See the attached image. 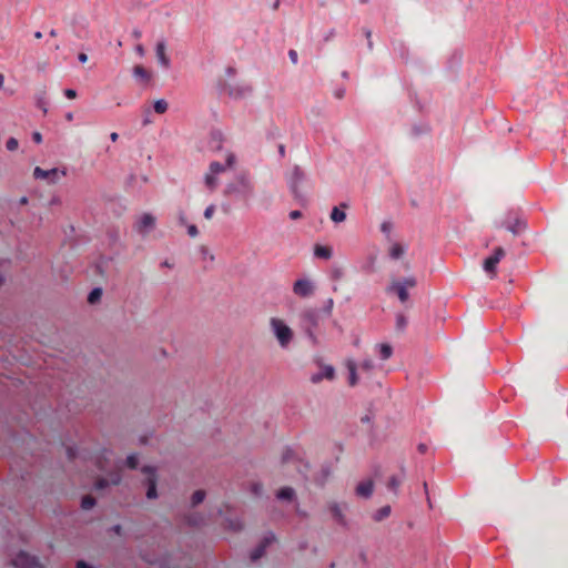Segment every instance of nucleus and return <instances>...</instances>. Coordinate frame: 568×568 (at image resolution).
Segmentation results:
<instances>
[{
    "instance_id": "f257e3e1",
    "label": "nucleus",
    "mask_w": 568,
    "mask_h": 568,
    "mask_svg": "<svg viewBox=\"0 0 568 568\" xmlns=\"http://www.w3.org/2000/svg\"><path fill=\"white\" fill-rule=\"evenodd\" d=\"M268 324L271 332L276 338L278 345L282 348L288 347L294 338V332L292 327L286 323V321L277 316H272L268 320Z\"/></svg>"
},
{
    "instance_id": "f03ea898",
    "label": "nucleus",
    "mask_w": 568,
    "mask_h": 568,
    "mask_svg": "<svg viewBox=\"0 0 568 568\" xmlns=\"http://www.w3.org/2000/svg\"><path fill=\"white\" fill-rule=\"evenodd\" d=\"M234 163V153L227 146L219 145L215 150V173L233 168Z\"/></svg>"
},
{
    "instance_id": "7ed1b4c3",
    "label": "nucleus",
    "mask_w": 568,
    "mask_h": 568,
    "mask_svg": "<svg viewBox=\"0 0 568 568\" xmlns=\"http://www.w3.org/2000/svg\"><path fill=\"white\" fill-rule=\"evenodd\" d=\"M416 285V281L414 277H406L404 281L393 280L388 291H395L402 303H405L408 300L407 288L414 287Z\"/></svg>"
},
{
    "instance_id": "20e7f679",
    "label": "nucleus",
    "mask_w": 568,
    "mask_h": 568,
    "mask_svg": "<svg viewBox=\"0 0 568 568\" xmlns=\"http://www.w3.org/2000/svg\"><path fill=\"white\" fill-rule=\"evenodd\" d=\"M141 471L146 476L145 484L148 485L146 497L149 499H155L158 497L156 484L158 475L156 468L153 466H143Z\"/></svg>"
},
{
    "instance_id": "39448f33",
    "label": "nucleus",
    "mask_w": 568,
    "mask_h": 568,
    "mask_svg": "<svg viewBox=\"0 0 568 568\" xmlns=\"http://www.w3.org/2000/svg\"><path fill=\"white\" fill-rule=\"evenodd\" d=\"M156 219L151 213H143L135 222L134 229L142 236H146L152 230H154Z\"/></svg>"
},
{
    "instance_id": "423d86ee",
    "label": "nucleus",
    "mask_w": 568,
    "mask_h": 568,
    "mask_svg": "<svg viewBox=\"0 0 568 568\" xmlns=\"http://www.w3.org/2000/svg\"><path fill=\"white\" fill-rule=\"evenodd\" d=\"M12 565L16 568H42L39 564L38 558L26 551H20L12 559Z\"/></svg>"
},
{
    "instance_id": "0eeeda50",
    "label": "nucleus",
    "mask_w": 568,
    "mask_h": 568,
    "mask_svg": "<svg viewBox=\"0 0 568 568\" xmlns=\"http://www.w3.org/2000/svg\"><path fill=\"white\" fill-rule=\"evenodd\" d=\"M59 174L61 176L65 175V171H59L58 169L43 170L40 166H37L33 171V176L37 180H48L49 183L54 184L59 180Z\"/></svg>"
},
{
    "instance_id": "6e6552de",
    "label": "nucleus",
    "mask_w": 568,
    "mask_h": 568,
    "mask_svg": "<svg viewBox=\"0 0 568 568\" xmlns=\"http://www.w3.org/2000/svg\"><path fill=\"white\" fill-rule=\"evenodd\" d=\"M293 292L300 297H308L314 292V284L308 278H300L295 281Z\"/></svg>"
},
{
    "instance_id": "1a4fd4ad",
    "label": "nucleus",
    "mask_w": 568,
    "mask_h": 568,
    "mask_svg": "<svg viewBox=\"0 0 568 568\" xmlns=\"http://www.w3.org/2000/svg\"><path fill=\"white\" fill-rule=\"evenodd\" d=\"M504 255V250L501 247H497L494 251V254L484 261V270L490 274L491 278L495 276L496 266Z\"/></svg>"
},
{
    "instance_id": "9d476101",
    "label": "nucleus",
    "mask_w": 568,
    "mask_h": 568,
    "mask_svg": "<svg viewBox=\"0 0 568 568\" xmlns=\"http://www.w3.org/2000/svg\"><path fill=\"white\" fill-rule=\"evenodd\" d=\"M332 381L335 378V368L332 365L323 364L320 366V372L311 376L312 383H320L323 379Z\"/></svg>"
},
{
    "instance_id": "9b49d317",
    "label": "nucleus",
    "mask_w": 568,
    "mask_h": 568,
    "mask_svg": "<svg viewBox=\"0 0 568 568\" xmlns=\"http://www.w3.org/2000/svg\"><path fill=\"white\" fill-rule=\"evenodd\" d=\"M155 55L161 67H163L164 69L170 68L171 62L170 58L166 54V43L164 40L158 41L155 45Z\"/></svg>"
},
{
    "instance_id": "f8f14e48",
    "label": "nucleus",
    "mask_w": 568,
    "mask_h": 568,
    "mask_svg": "<svg viewBox=\"0 0 568 568\" xmlns=\"http://www.w3.org/2000/svg\"><path fill=\"white\" fill-rule=\"evenodd\" d=\"M184 521L191 527L200 528L205 525L206 518L201 513L192 511L184 516Z\"/></svg>"
},
{
    "instance_id": "ddd939ff",
    "label": "nucleus",
    "mask_w": 568,
    "mask_h": 568,
    "mask_svg": "<svg viewBox=\"0 0 568 568\" xmlns=\"http://www.w3.org/2000/svg\"><path fill=\"white\" fill-rule=\"evenodd\" d=\"M345 366L348 369L349 373V379L348 383L351 386H355L359 382V377L357 375V365L356 362L353 358H347L345 361Z\"/></svg>"
},
{
    "instance_id": "4468645a",
    "label": "nucleus",
    "mask_w": 568,
    "mask_h": 568,
    "mask_svg": "<svg viewBox=\"0 0 568 568\" xmlns=\"http://www.w3.org/2000/svg\"><path fill=\"white\" fill-rule=\"evenodd\" d=\"M374 490V484L372 480H365L358 484L356 487V493L362 498H368L372 496Z\"/></svg>"
},
{
    "instance_id": "2eb2a0df",
    "label": "nucleus",
    "mask_w": 568,
    "mask_h": 568,
    "mask_svg": "<svg viewBox=\"0 0 568 568\" xmlns=\"http://www.w3.org/2000/svg\"><path fill=\"white\" fill-rule=\"evenodd\" d=\"M314 255L320 258L329 260L333 255V251L331 247L325 245H315Z\"/></svg>"
},
{
    "instance_id": "dca6fc26",
    "label": "nucleus",
    "mask_w": 568,
    "mask_h": 568,
    "mask_svg": "<svg viewBox=\"0 0 568 568\" xmlns=\"http://www.w3.org/2000/svg\"><path fill=\"white\" fill-rule=\"evenodd\" d=\"M45 95H47V90L44 87L36 94V104L38 108H40L43 111L44 114L48 112Z\"/></svg>"
},
{
    "instance_id": "f3484780",
    "label": "nucleus",
    "mask_w": 568,
    "mask_h": 568,
    "mask_svg": "<svg viewBox=\"0 0 568 568\" xmlns=\"http://www.w3.org/2000/svg\"><path fill=\"white\" fill-rule=\"evenodd\" d=\"M276 496L280 500L292 501L295 496V491L291 487H283L277 491Z\"/></svg>"
},
{
    "instance_id": "a211bd4d",
    "label": "nucleus",
    "mask_w": 568,
    "mask_h": 568,
    "mask_svg": "<svg viewBox=\"0 0 568 568\" xmlns=\"http://www.w3.org/2000/svg\"><path fill=\"white\" fill-rule=\"evenodd\" d=\"M406 246L400 243H393L389 248V254L393 258H399L404 255Z\"/></svg>"
},
{
    "instance_id": "6ab92c4d",
    "label": "nucleus",
    "mask_w": 568,
    "mask_h": 568,
    "mask_svg": "<svg viewBox=\"0 0 568 568\" xmlns=\"http://www.w3.org/2000/svg\"><path fill=\"white\" fill-rule=\"evenodd\" d=\"M377 348H378L382 359H384V361L388 359L393 354V349L389 344H385V343L379 344V345H377Z\"/></svg>"
},
{
    "instance_id": "aec40b11",
    "label": "nucleus",
    "mask_w": 568,
    "mask_h": 568,
    "mask_svg": "<svg viewBox=\"0 0 568 568\" xmlns=\"http://www.w3.org/2000/svg\"><path fill=\"white\" fill-rule=\"evenodd\" d=\"M133 75L144 81H149L151 79L150 73L142 65H135L133 68Z\"/></svg>"
},
{
    "instance_id": "412c9836",
    "label": "nucleus",
    "mask_w": 568,
    "mask_h": 568,
    "mask_svg": "<svg viewBox=\"0 0 568 568\" xmlns=\"http://www.w3.org/2000/svg\"><path fill=\"white\" fill-rule=\"evenodd\" d=\"M205 498V491L204 490H196L193 493L191 497V506L195 507L200 505Z\"/></svg>"
},
{
    "instance_id": "4be33fe9",
    "label": "nucleus",
    "mask_w": 568,
    "mask_h": 568,
    "mask_svg": "<svg viewBox=\"0 0 568 568\" xmlns=\"http://www.w3.org/2000/svg\"><path fill=\"white\" fill-rule=\"evenodd\" d=\"M331 219L335 222V223H341L343 221H345L346 219V214L344 211L339 210L338 207H334L332 210V213H331Z\"/></svg>"
},
{
    "instance_id": "5701e85b",
    "label": "nucleus",
    "mask_w": 568,
    "mask_h": 568,
    "mask_svg": "<svg viewBox=\"0 0 568 568\" xmlns=\"http://www.w3.org/2000/svg\"><path fill=\"white\" fill-rule=\"evenodd\" d=\"M101 296H102V288H100V287H95V288H93V290L90 292V294H89V296H88V302H89L90 304H95L97 302H99V301H100Z\"/></svg>"
},
{
    "instance_id": "b1692460",
    "label": "nucleus",
    "mask_w": 568,
    "mask_h": 568,
    "mask_svg": "<svg viewBox=\"0 0 568 568\" xmlns=\"http://www.w3.org/2000/svg\"><path fill=\"white\" fill-rule=\"evenodd\" d=\"M168 106H169V104L164 99H159L154 102V111L156 113L162 114V113L166 112Z\"/></svg>"
},
{
    "instance_id": "393cba45",
    "label": "nucleus",
    "mask_w": 568,
    "mask_h": 568,
    "mask_svg": "<svg viewBox=\"0 0 568 568\" xmlns=\"http://www.w3.org/2000/svg\"><path fill=\"white\" fill-rule=\"evenodd\" d=\"M95 505V499L92 496H85L82 498L81 507L84 510L91 509Z\"/></svg>"
},
{
    "instance_id": "a878e982",
    "label": "nucleus",
    "mask_w": 568,
    "mask_h": 568,
    "mask_svg": "<svg viewBox=\"0 0 568 568\" xmlns=\"http://www.w3.org/2000/svg\"><path fill=\"white\" fill-rule=\"evenodd\" d=\"M125 464L129 468L135 469L139 465V459L136 454H131L126 457Z\"/></svg>"
},
{
    "instance_id": "bb28decb",
    "label": "nucleus",
    "mask_w": 568,
    "mask_h": 568,
    "mask_svg": "<svg viewBox=\"0 0 568 568\" xmlns=\"http://www.w3.org/2000/svg\"><path fill=\"white\" fill-rule=\"evenodd\" d=\"M250 92V88L247 85H237L234 90L231 91V94L234 97H242Z\"/></svg>"
},
{
    "instance_id": "cd10ccee",
    "label": "nucleus",
    "mask_w": 568,
    "mask_h": 568,
    "mask_svg": "<svg viewBox=\"0 0 568 568\" xmlns=\"http://www.w3.org/2000/svg\"><path fill=\"white\" fill-rule=\"evenodd\" d=\"M389 514H390V507L384 506L377 511L375 518H376V520H382V519L386 518Z\"/></svg>"
},
{
    "instance_id": "c85d7f7f",
    "label": "nucleus",
    "mask_w": 568,
    "mask_h": 568,
    "mask_svg": "<svg viewBox=\"0 0 568 568\" xmlns=\"http://www.w3.org/2000/svg\"><path fill=\"white\" fill-rule=\"evenodd\" d=\"M375 365H374V362L372 359H365L362 364H361V368L366 372L367 374H371L372 371L374 369Z\"/></svg>"
},
{
    "instance_id": "c756f323",
    "label": "nucleus",
    "mask_w": 568,
    "mask_h": 568,
    "mask_svg": "<svg viewBox=\"0 0 568 568\" xmlns=\"http://www.w3.org/2000/svg\"><path fill=\"white\" fill-rule=\"evenodd\" d=\"M108 479H109L110 485L116 486L121 483L122 476L119 471H115V473H112Z\"/></svg>"
},
{
    "instance_id": "7c9ffc66",
    "label": "nucleus",
    "mask_w": 568,
    "mask_h": 568,
    "mask_svg": "<svg viewBox=\"0 0 568 568\" xmlns=\"http://www.w3.org/2000/svg\"><path fill=\"white\" fill-rule=\"evenodd\" d=\"M7 149L9 151H16L19 146V142L16 138H10L8 141H7V144H6Z\"/></svg>"
},
{
    "instance_id": "2f4dec72",
    "label": "nucleus",
    "mask_w": 568,
    "mask_h": 568,
    "mask_svg": "<svg viewBox=\"0 0 568 568\" xmlns=\"http://www.w3.org/2000/svg\"><path fill=\"white\" fill-rule=\"evenodd\" d=\"M108 486H110V484H109V479H108V478H100V479H99V480H97V483H95V489H98V490L104 489V488H106Z\"/></svg>"
},
{
    "instance_id": "473e14b6",
    "label": "nucleus",
    "mask_w": 568,
    "mask_h": 568,
    "mask_svg": "<svg viewBox=\"0 0 568 568\" xmlns=\"http://www.w3.org/2000/svg\"><path fill=\"white\" fill-rule=\"evenodd\" d=\"M205 183L207 186L213 184V164L210 165L209 172L205 174Z\"/></svg>"
},
{
    "instance_id": "72a5a7b5",
    "label": "nucleus",
    "mask_w": 568,
    "mask_h": 568,
    "mask_svg": "<svg viewBox=\"0 0 568 568\" xmlns=\"http://www.w3.org/2000/svg\"><path fill=\"white\" fill-rule=\"evenodd\" d=\"M399 486V480L395 477H392L388 481V487L394 491L396 493L397 491V488Z\"/></svg>"
},
{
    "instance_id": "f704fd0d",
    "label": "nucleus",
    "mask_w": 568,
    "mask_h": 568,
    "mask_svg": "<svg viewBox=\"0 0 568 568\" xmlns=\"http://www.w3.org/2000/svg\"><path fill=\"white\" fill-rule=\"evenodd\" d=\"M187 234H189L191 237H195V236H197V234H199L197 227H196L194 224H190V225H187Z\"/></svg>"
},
{
    "instance_id": "c9c22d12",
    "label": "nucleus",
    "mask_w": 568,
    "mask_h": 568,
    "mask_svg": "<svg viewBox=\"0 0 568 568\" xmlns=\"http://www.w3.org/2000/svg\"><path fill=\"white\" fill-rule=\"evenodd\" d=\"M64 94L68 99H75L77 98V92L75 90L73 89H67L64 90Z\"/></svg>"
},
{
    "instance_id": "e433bc0d",
    "label": "nucleus",
    "mask_w": 568,
    "mask_h": 568,
    "mask_svg": "<svg viewBox=\"0 0 568 568\" xmlns=\"http://www.w3.org/2000/svg\"><path fill=\"white\" fill-rule=\"evenodd\" d=\"M32 139L36 143H41L42 142V135L40 132L36 131L32 133Z\"/></svg>"
},
{
    "instance_id": "4c0bfd02",
    "label": "nucleus",
    "mask_w": 568,
    "mask_h": 568,
    "mask_svg": "<svg viewBox=\"0 0 568 568\" xmlns=\"http://www.w3.org/2000/svg\"><path fill=\"white\" fill-rule=\"evenodd\" d=\"M204 216L211 219L213 216V205H210L204 211Z\"/></svg>"
},
{
    "instance_id": "58836bf2",
    "label": "nucleus",
    "mask_w": 568,
    "mask_h": 568,
    "mask_svg": "<svg viewBox=\"0 0 568 568\" xmlns=\"http://www.w3.org/2000/svg\"><path fill=\"white\" fill-rule=\"evenodd\" d=\"M135 52L140 55V57H143L145 54V50H144V47L142 44H138L135 47Z\"/></svg>"
},
{
    "instance_id": "ea45409f",
    "label": "nucleus",
    "mask_w": 568,
    "mask_h": 568,
    "mask_svg": "<svg viewBox=\"0 0 568 568\" xmlns=\"http://www.w3.org/2000/svg\"><path fill=\"white\" fill-rule=\"evenodd\" d=\"M179 223L181 225H186V217H185V214L183 212L179 213Z\"/></svg>"
},
{
    "instance_id": "a19ab883",
    "label": "nucleus",
    "mask_w": 568,
    "mask_h": 568,
    "mask_svg": "<svg viewBox=\"0 0 568 568\" xmlns=\"http://www.w3.org/2000/svg\"><path fill=\"white\" fill-rule=\"evenodd\" d=\"M301 215H302V214H301V212H300V211H292V212L290 213V217H291L292 220H297V219H300V217H301Z\"/></svg>"
},
{
    "instance_id": "79ce46f5",
    "label": "nucleus",
    "mask_w": 568,
    "mask_h": 568,
    "mask_svg": "<svg viewBox=\"0 0 568 568\" xmlns=\"http://www.w3.org/2000/svg\"><path fill=\"white\" fill-rule=\"evenodd\" d=\"M112 531L116 535H121L122 534V526L121 525H114L112 527Z\"/></svg>"
},
{
    "instance_id": "37998d69",
    "label": "nucleus",
    "mask_w": 568,
    "mask_h": 568,
    "mask_svg": "<svg viewBox=\"0 0 568 568\" xmlns=\"http://www.w3.org/2000/svg\"><path fill=\"white\" fill-rule=\"evenodd\" d=\"M78 59H79L80 62L84 63V62L88 61V55L85 53H80L78 55Z\"/></svg>"
},
{
    "instance_id": "c03bdc74",
    "label": "nucleus",
    "mask_w": 568,
    "mask_h": 568,
    "mask_svg": "<svg viewBox=\"0 0 568 568\" xmlns=\"http://www.w3.org/2000/svg\"><path fill=\"white\" fill-rule=\"evenodd\" d=\"M290 58H291L293 63L297 62V53L295 51H291L290 52Z\"/></svg>"
},
{
    "instance_id": "a18cd8bd",
    "label": "nucleus",
    "mask_w": 568,
    "mask_h": 568,
    "mask_svg": "<svg viewBox=\"0 0 568 568\" xmlns=\"http://www.w3.org/2000/svg\"><path fill=\"white\" fill-rule=\"evenodd\" d=\"M142 36L141 31L135 29L132 31V37L135 38V39H140Z\"/></svg>"
},
{
    "instance_id": "49530a36",
    "label": "nucleus",
    "mask_w": 568,
    "mask_h": 568,
    "mask_svg": "<svg viewBox=\"0 0 568 568\" xmlns=\"http://www.w3.org/2000/svg\"><path fill=\"white\" fill-rule=\"evenodd\" d=\"M110 139H111L112 142H116L118 139H119V134L116 132H112L110 134Z\"/></svg>"
},
{
    "instance_id": "de8ad7c7",
    "label": "nucleus",
    "mask_w": 568,
    "mask_h": 568,
    "mask_svg": "<svg viewBox=\"0 0 568 568\" xmlns=\"http://www.w3.org/2000/svg\"><path fill=\"white\" fill-rule=\"evenodd\" d=\"M69 458L73 457V449L71 447H68L67 449Z\"/></svg>"
},
{
    "instance_id": "09e8293b",
    "label": "nucleus",
    "mask_w": 568,
    "mask_h": 568,
    "mask_svg": "<svg viewBox=\"0 0 568 568\" xmlns=\"http://www.w3.org/2000/svg\"><path fill=\"white\" fill-rule=\"evenodd\" d=\"M19 202H20V204H27L28 203V197L22 196Z\"/></svg>"
},
{
    "instance_id": "8fccbe9b",
    "label": "nucleus",
    "mask_w": 568,
    "mask_h": 568,
    "mask_svg": "<svg viewBox=\"0 0 568 568\" xmlns=\"http://www.w3.org/2000/svg\"><path fill=\"white\" fill-rule=\"evenodd\" d=\"M34 38H36V39H41V38H42V33H41L40 31H37V32L34 33Z\"/></svg>"
},
{
    "instance_id": "3c124183",
    "label": "nucleus",
    "mask_w": 568,
    "mask_h": 568,
    "mask_svg": "<svg viewBox=\"0 0 568 568\" xmlns=\"http://www.w3.org/2000/svg\"><path fill=\"white\" fill-rule=\"evenodd\" d=\"M4 83V77L0 74V89L3 87Z\"/></svg>"
},
{
    "instance_id": "603ef678",
    "label": "nucleus",
    "mask_w": 568,
    "mask_h": 568,
    "mask_svg": "<svg viewBox=\"0 0 568 568\" xmlns=\"http://www.w3.org/2000/svg\"><path fill=\"white\" fill-rule=\"evenodd\" d=\"M148 114H150V111L148 110ZM151 121L149 119V115H146V118L144 119L143 123L144 124H149Z\"/></svg>"
},
{
    "instance_id": "864d4df0",
    "label": "nucleus",
    "mask_w": 568,
    "mask_h": 568,
    "mask_svg": "<svg viewBox=\"0 0 568 568\" xmlns=\"http://www.w3.org/2000/svg\"><path fill=\"white\" fill-rule=\"evenodd\" d=\"M65 118H67V120L71 121L73 119V114L72 113H68Z\"/></svg>"
},
{
    "instance_id": "5fc2aeb1",
    "label": "nucleus",
    "mask_w": 568,
    "mask_h": 568,
    "mask_svg": "<svg viewBox=\"0 0 568 568\" xmlns=\"http://www.w3.org/2000/svg\"><path fill=\"white\" fill-rule=\"evenodd\" d=\"M50 36H51V37H55V36H57L55 30H51V31H50Z\"/></svg>"
},
{
    "instance_id": "6e6d98bb",
    "label": "nucleus",
    "mask_w": 568,
    "mask_h": 568,
    "mask_svg": "<svg viewBox=\"0 0 568 568\" xmlns=\"http://www.w3.org/2000/svg\"><path fill=\"white\" fill-rule=\"evenodd\" d=\"M202 252H203L204 254H206V253H207V248H206V247H202Z\"/></svg>"
},
{
    "instance_id": "4d7b16f0",
    "label": "nucleus",
    "mask_w": 568,
    "mask_h": 568,
    "mask_svg": "<svg viewBox=\"0 0 568 568\" xmlns=\"http://www.w3.org/2000/svg\"><path fill=\"white\" fill-rule=\"evenodd\" d=\"M4 278L2 275H0V285L3 283Z\"/></svg>"
},
{
    "instance_id": "13d9d810",
    "label": "nucleus",
    "mask_w": 568,
    "mask_h": 568,
    "mask_svg": "<svg viewBox=\"0 0 568 568\" xmlns=\"http://www.w3.org/2000/svg\"><path fill=\"white\" fill-rule=\"evenodd\" d=\"M258 557H260V554L253 555V558H258Z\"/></svg>"
}]
</instances>
